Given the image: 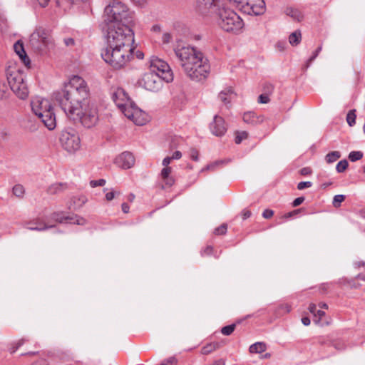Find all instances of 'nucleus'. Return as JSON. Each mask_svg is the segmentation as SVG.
Masks as SVG:
<instances>
[{
	"label": "nucleus",
	"instance_id": "a18cd8bd",
	"mask_svg": "<svg viewBox=\"0 0 365 365\" xmlns=\"http://www.w3.org/2000/svg\"><path fill=\"white\" fill-rule=\"evenodd\" d=\"M106 184V180L104 179H99L98 180H91L90 182V185L92 187H96L97 186H103Z\"/></svg>",
	"mask_w": 365,
	"mask_h": 365
},
{
	"label": "nucleus",
	"instance_id": "3c124183",
	"mask_svg": "<svg viewBox=\"0 0 365 365\" xmlns=\"http://www.w3.org/2000/svg\"><path fill=\"white\" fill-rule=\"evenodd\" d=\"M177 363V361L175 358L170 357L166 361H163L160 365H175Z\"/></svg>",
	"mask_w": 365,
	"mask_h": 365
},
{
	"label": "nucleus",
	"instance_id": "ddd939ff",
	"mask_svg": "<svg viewBox=\"0 0 365 365\" xmlns=\"http://www.w3.org/2000/svg\"><path fill=\"white\" fill-rule=\"evenodd\" d=\"M140 84L148 91L156 92L162 87L161 78L155 72H148L143 76Z\"/></svg>",
	"mask_w": 365,
	"mask_h": 365
},
{
	"label": "nucleus",
	"instance_id": "7c9ffc66",
	"mask_svg": "<svg viewBox=\"0 0 365 365\" xmlns=\"http://www.w3.org/2000/svg\"><path fill=\"white\" fill-rule=\"evenodd\" d=\"M232 94V93L230 91L228 92L222 91L220 93L218 98L225 105H227L230 103Z\"/></svg>",
	"mask_w": 365,
	"mask_h": 365
},
{
	"label": "nucleus",
	"instance_id": "2eb2a0df",
	"mask_svg": "<svg viewBox=\"0 0 365 365\" xmlns=\"http://www.w3.org/2000/svg\"><path fill=\"white\" fill-rule=\"evenodd\" d=\"M211 133L216 136H222L227 131V125L225 120L217 115H215L213 121L210 124Z\"/></svg>",
	"mask_w": 365,
	"mask_h": 365
},
{
	"label": "nucleus",
	"instance_id": "dca6fc26",
	"mask_svg": "<svg viewBox=\"0 0 365 365\" xmlns=\"http://www.w3.org/2000/svg\"><path fill=\"white\" fill-rule=\"evenodd\" d=\"M51 219L56 222L63 223L68 220H74L73 223L77 225H85L86 220L81 217L75 215L74 217L66 216L63 211L55 212L51 215Z\"/></svg>",
	"mask_w": 365,
	"mask_h": 365
},
{
	"label": "nucleus",
	"instance_id": "a211bd4d",
	"mask_svg": "<svg viewBox=\"0 0 365 365\" xmlns=\"http://www.w3.org/2000/svg\"><path fill=\"white\" fill-rule=\"evenodd\" d=\"M171 168H163L160 174V179L161 181V187L166 189L172 187L175 182L173 175H171Z\"/></svg>",
	"mask_w": 365,
	"mask_h": 365
},
{
	"label": "nucleus",
	"instance_id": "f8f14e48",
	"mask_svg": "<svg viewBox=\"0 0 365 365\" xmlns=\"http://www.w3.org/2000/svg\"><path fill=\"white\" fill-rule=\"evenodd\" d=\"M60 141L63 148L69 153L78 150L81 146L80 138L73 131H63L60 137Z\"/></svg>",
	"mask_w": 365,
	"mask_h": 365
},
{
	"label": "nucleus",
	"instance_id": "79ce46f5",
	"mask_svg": "<svg viewBox=\"0 0 365 365\" xmlns=\"http://www.w3.org/2000/svg\"><path fill=\"white\" fill-rule=\"evenodd\" d=\"M214 249L212 246L207 245L201 251L202 256H210L213 254Z\"/></svg>",
	"mask_w": 365,
	"mask_h": 365
},
{
	"label": "nucleus",
	"instance_id": "c03bdc74",
	"mask_svg": "<svg viewBox=\"0 0 365 365\" xmlns=\"http://www.w3.org/2000/svg\"><path fill=\"white\" fill-rule=\"evenodd\" d=\"M270 101L269 96L265 93L261 94L258 97V103L266 104Z\"/></svg>",
	"mask_w": 365,
	"mask_h": 365
},
{
	"label": "nucleus",
	"instance_id": "39448f33",
	"mask_svg": "<svg viewBox=\"0 0 365 365\" xmlns=\"http://www.w3.org/2000/svg\"><path fill=\"white\" fill-rule=\"evenodd\" d=\"M135 47L107 46L101 53L103 60L115 69L125 66L133 58Z\"/></svg>",
	"mask_w": 365,
	"mask_h": 365
},
{
	"label": "nucleus",
	"instance_id": "e2e57ef3",
	"mask_svg": "<svg viewBox=\"0 0 365 365\" xmlns=\"http://www.w3.org/2000/svg\"><path fill=\"white\" fill-rule=\"evenodd\" d=\"M312 173V170L309 168H304L300 170V173L302 175H307Z\"/></svg>",
	"mask_w": 365,
	"mask_h": 365
},
{
	"label": "nucleus",
	"instance_id": "473e14b6",
	"mask_svg": "<svg viewBox=\"0 0 365 365\" xmlns=\"http://www.w3.org/2000/svg\"><path fill=\"white\" fill-rule=\"evenodd\" d=\"M12 192L15 196L21 198L24 195L25 190L21 185L17 184L13 187Z\"/></svg>",
	"mask_w": 365,
	"mask_h": 365
},
{
	"label": "nucleus",
	"instance_id": "ea45409f",
	"mask_svg": "<svg viewBox=\"0 0 365 365\" xmlns=\"http://www.w3.org/2000/svg\"><path fill=\"white\" fill-rule=\"evenodd\" d=\"M345 200V196L344 195H336L334 197L333 199V205L335 207H339L341 206V203Z\"/></svg>",
	"mask_w": 365,
	"mask_h": 365
},
{
	"label": "nucleus",
	"instance_id": "e433bc0d",
	"mask_svg": "<svg viewBox=\"0 0 365 365\" xmlns=\"http://www.w3.org/2000/svg\"><path fill=\"white\" fill-rule=\"evenodd\" d=\"M235 327L236 324H232L230 325L225 326L222 328L221 333L225 336H229L235 331Z\"/></svg>",
	"mask_w": 365,
	"mask_h": 365
},
{
	"label": "nucleus",
	"instance_id": "bf43d9fd",
	"mask_svg": "<svg viewBox=\"0 0 365 365\" xmlns=\"http://www.w3.org/2000/svg\"><path fill=\"white\" fill-rule=\"evenodd\" d=\"M171 160H172V158L168 156V157L165 158L163 160V163H162L164 168H170L168 165L170 163Z\"/></svg>",
	"mask_w": 365,
	"mask_h": 365
},
{
	"label": "nucleus",
	"instance_id": "f257e3e1",
	"mask_svg": "<svg viewBox=\"0 0 365 365\" xmlns=\"http://www.w3.org/2000/svg\"><path fill=\"white\" fill-rule=\"evenodd\" d=\"M89 96L86 81L79 76H73L63 89L54 93V99L68 118L90 128L96 125L98 115Z\"/></svg>",
	"mask_w": 365,
	"mask_h": 365
},
{
	"label": "nucleus",
	"instance_id": "5fc2aeb1",
	"mask_svg": "<svg viewBox=\"0 0 365 365\" xmlns=\"http://www.w3.org/2000/svg\"><path fill=\"white\" fill-rule=\"evenodd\" d=\"M6 89H7V87H6V84L4 82L0 81V97L1 98L4 97Z\"/></svg>",
	"mask_w": 365,
	"mask_h": 365
},
{
	"label": "nucleus",
	"instance_id": "0e129e2a",
	"mask_svg": "<svg viewBox=\"0 0 365 365\" xmlns=\"http://www.w3.org/2000/svg\"><path fill=\"white\" fill-rule=\"evenodd\" d=\"M121 207H122V210L124 213H128L129 212V205L125 203V202H123L121 205Z\"/></svg>",
	"mask_w": 365,
	"mask_h": 365
},
{
	"label": "nucleus",
	"instance_id": "f03ea898",
	"mask_svg": "<svg viewBox=\"0 0 365 365\" xmlns=\"http://www.w3.org/2000/svg\"><path fill=\"white\" fill-rule=\"evenodd\" d=\"M174 52L189 78L200 81L207 77L210 66L201 51L191 46H178L174 49Z\"/></svg>",
	"mask_w": 365,
	"mask_h": 365
},
{
	"label": "nucleus",
	"instance_id": "4d7b16f0",
	"mask_svg": "<svg viewBox=\"0 0 365 365\" xmlns=\"http://www.w3.org/2000/svg\"><path fill=\"white\" fill-rule=\"evenodd\" d=\"M63 41L66 46H73L75 44L74 39L72 38H64Z\"/></svg>",
	"mask_w": 365,
	"mask_h": 365
},
{
	"label": "nucleus",
	"instance_id": "c756f323",
	"mask_svg": "<svg viewBox=\"0 0 365 365\" xmlns=\"http://www.w3.org/2000/svg\"><path fill=\"white\" fill-rule=\"evenodd\" d=\"M286 14L297 21H300L303 19L302 13L299 10L293 8H287L286 9Z\"/></svg>",
	"mask_w": 365,
	"mask_h": 365
},
{
	"label": "nucleus",
	"instance_id": "f704fd0d",
	"mask_svg": "<svg viewBox=\"0 0 365 365\" xmlns=\"http://www.w3.org/2000/svg\"><path fill=\"white\" fill-rule=\"evenodd\" d=\"M274 89V85L270 83L265 82L262 85L263 93L270 96L272 94Z\"/></svg>",
	"mask_w": 365,
	"mask_h": 365
},
{
	"label": "nucleus",
	"instance_id": "c85d7f7f",
	"mask_svg": "<svg viewBox=\"0 0 365 365\" xmlns=\"http://www.w3.org/2000/svg\"><path fill=\"white\" fill-rule=\"evenodd\" d=\"M302 40V34L299 30L292 33L289 36V42L292 46H297Z\"/></svg>",
	"mask_w": 365,
	"mask_h": 365
},
{
	"label": "nucleus",
	"instance_id": "7ed1b4c3",
	"mask_svg": "<svg viewBox=\"0 0 365 365\" xmlns=\"http://www.w3.org/2000/svg\"><path fill=\"white\" fill-rule=\"evenodd\" d=\"M133 25H108L106 34L107 46L134 47Z\"/></svg>",
	"mask_w": 365,
	"mask_h": 365
},
{
	"label": "nucleus",
	"instance_id": "69168bd1",
	"mask_svg": "<svg viewBox=\"0 0 365 365\" xmlns=\"http://www.w3.org/2000/svg\"><path fill=\"white\" fill-rule=\"evenodd\" d=\"M302 322L304 326H308L310 324L311 321L309 317H304L302 318Z\"/></svg>",
	"mask_w": 365,
	"mask_h": 365
},
{
	"label": "nucleus",
	"instance_id": "a19ab883",
	"mask_svg": "<svg viewBox=\"0 0 365 365\" xmlns=\"http://www.w3.org/2000/svg\"><path fill=\"white\" fill-rule=\"evenodd\" d=\"M227 226L226 224H222L220 226L217 227L214 230V234L215 235H223L227 232Z\"/></svg>",
	"mask_w": 365,
	"mask_h": 365
},
{
	"label": "nucleus",
	"instance_id": "72a5a7b5",
	"mask_svg": "<svg viewBox=\"0 0 365 365\" xmlns=\"http://www.w3.org/2000/svg\"><path fill=\"white\" fill-rule=\"evenodd\" d=\"M248 138V133L246 131H237L235 133V142L236 144H240L243 140Z\"/></svg>",
	"mask_w": 365,
	"mask_h": 365
},
{
	"label": "nucleus",
	"instance_id": "2f4dec72",
	"mask_svg": "<svg viewBox=\"0 0 365 365\" xmlns=\"http://www.w3.org/2000/svg\"><path fill=\"white\" fill-rule=\"evenodd\" d=\"M341 157V153L339 151H332L326 155V160L328 163H331L336 161Z\"/></svg>",
	"mask_w": 365,
	"mask_h": 365
},
{
	"label": "nucleus",
	"instance_id": "864d4df0",
	"mask_svg": "<svg viewBox=\"0 0 365 365\" xmlns=\"http://www.w3.org/2000/svg\"><path fill=\"white\" fill-rule=\"evenodd\" d=\"M304 201V197H299L296 198L293 201L292 206L293 207H297L299 205H301Z\"/></svg>",
	"mask_w": 365,
	"mask_h": 365
},
{
	"label": "nucleus",
	"instance_id": "8fccbe9b",
	"mask_svg": "<svg viewBox=\"0 0 365 365\" xmlns=\"http://www.w3.org/2000/svg\"><path fill=\"white\" fill-rule=\"evenodd\" d=\"M274 215V211L270 209H266L263 211L262 216L265 219L271 218Z\"/></svg>",
	"mask_w": 365,
	"mask_h": 365
},
{
	"label": "nucleus",
	"instance_id": "58836bf2",
	"mask_svg": "<svg viewBox=\"0 0 365 365\" xmlns=\"http://www.w3.org/2000/svg\"><path fill=\"white\" fill-rule=\"evenodd\" d=\"M348 165V161L346 160H342L337 163L336 170L338 173H343L347 168Z\"/></svg>",
	"mask_w": 365,
	"mask_h": 365
},
{
	"label": "nucleus",
	"instance_id": "c9c22d12",
	"mask_svg": "<svg viewBox=\"0 0 365 365\" xmlns=\"http://www.w3.org/2000/svg\"><path fill=\"white\" fill-rule=\"evenodd\" d=\"M356 117V116L354 110H349V113H347L346 121L350 126H353L355 124Z\"/></svg>",
	"mask_w": 365,
	"mask_h": 365
},
{
	"label": "nucleus",
	"instance_id": "5701e85b",
	"mask_svg": "<svg viewBox=\"0 0 365 365\" xmlns=\"http://www.w3.org/2000/svg\"><path fill=\"white\" fill-rule=\"evenodd\" d=\"M130 120L138 125H143L147 121L146 114L142 112L138 108H136L133 113V117H132Z\"/></svg>",
	"mask_w": 365,
	"mask_h": 365
},
{
	"label": "nucleus",
	"instance_id": "de8ad7c7",
	"mask_svg": "<svg viewBox=\"0 0 365 365\" xmlns=\"http://www.w3.org/2000/svg\"><path fill=\"white\" fill-rule=\"evenodd\" d=\"M312 185V183L310 181L300 182L297 185V189L301 190L307 187H310Z\"/></svg>",
	"mask_w": 365,
	"mask_h": 365
},
{
	"label": "nucleus",
	"instance_id": "bb28decb",
	"mask_svg": "<svg viewBox=\"0 0 365 365\" xmlns=\"http://www.w3.org/2000/svg\"><path fill=\"white\" fill-rule=\"evenodd\" d=\"M220 348L218 342H211L203 346L201 349V354L207 355Z\"/></svg>",
	"mask_w": 365,
	"mask_h": 365
},
{
	"label": "nucleus",
	"instance_id": "13d9d810",
	"mask_svg": "<svg viewBox=\"0 0 365 365\" xmlns=\"http://www.w3.org/2000/svg\"><path fill=\"white\" fill-rule=\"evenodd\" d=\"M309 311L313 314L314 316H316L317 312V306L314 303H311L308 307Z\"/></svg>",
	"mask_w": 365,
	"mask_h": 365
},
{
	"label": "nucleus",
	"instance_id": "393cba45",
	"mask_svg": "<svg viewBox=\"0 0 365 365\" xmlns=\"http://www.w3.org/2000/svg\"><path fill=\"white\" fill-rule=\"evenodd\" d=\"M136 106L133 104L131 101L127 103L122 107L119 108L121 112L127 117L128 119H131L133 117V113L135 111Z\"/></svg>",
	"mask_w": 365,
	"mask_h": 365
},
{
	"label": "nucleus",
	"instance_id": "20e7f679",
	"mask_svg": "<svg viewBox=\"0 0 365 365\" xmlns=\"http://www.w3.org/2000/svg\"><path fill=\"white\" fill-rule=\"evenodd\" d=\"M105 21L108 25H133V13L130 11L127 6L116 0L111 1L104 10Z\"/></svg>",
	"mask_w": 365,
	"mask_h": 365
},
{
	"label": "nucleus",
	"instance_id": "49530a36",
	"mask_svg": "<svg viewBox=\"0 0 365 365\" xmlns=\"http://www.w3.org/2000/svg\"><path fill=\"white\" fill-rule=\"evenodd\" d=\"M198 155H199V152L197 149L195 148H191L190 150V158L194 160V161H197L198 160Z\"/></svg>",
	"mask_w": 365,
	"mask_h": 365
},
{
	"label": "nucleus",
	"instance_id": "cd10ccee",
	"mask_svg": "<svg viewBox=\"0 0 365 365\" xmlns=\"http://www.w3.org/2000/svg\"><path fill=\"white\" fill-rule=\"evenodd\" d=\"M267 349V345L264 342H256L250 346L249 351L250 353H262Z\"/></svg>",
	"mask_w": 365,
	"mask_h": 365
},
{
	"label": "nucleus",
	"instance_id": "9d476101",
	"mask_svg": "<svg viewBox=\"0 0 365 365\" xmlns=\"http://www.w3.org/2000/svg\"><path fill=\"white\" fill-rule=\"evenodd\" d=\"M150 67L152 72H155L165 82L169 83L173 81V73L169 64L163 59L158 56H152L149 60Z\"/></svg>",
	"mask_w": 365,
	"mask_h": 365
},
{
	"label": "nucleus",
	"instance_id": "052dcab7",
	"mask_svg": "<svg viewBox=\"0 0 365 365\" xmlns=\"http://www.w3.org/2000/svg\"><path fill=\"white\" fill-rule=\"evenodd\" d=\"M251 216V212L248 210H243L242 212V217L243 220H246Z\"/></svg>",
	"mask_w": 365,
	"mask_h": 365
},
{
	"label": "nucleus",
	"instance_id": "603ef678",
	"mask_svg": "<svg viewBox=\"0 0 365 365\" xmlns=\"http://www.w3.org/2000/svg\"><path fill=\"white\" fill-rule=\"evenodd\" d=\"M115 194L119 195L120 192H114V191L108 192H107L106 194V199L108 201H110V200H112L114 198Z\"/></svg>",
	"mask_w": 365,
	"mask_h": 365
},
{
	"label": "nucleus",
	"instance_id": "aec40b11",
	"mask_svg": "<svg viewBox=\"0 0 365 365\" xmlns=\"http://www.w3.org/2000/svg\"><path fill=\"white\" fill-rule=\"evenodd\" d=\"M24 227L29 230L43 231L52 228L54 225H46L43 220L37 218L32 221L25 222Z\"/></svg>",
	"mask_w": 365,
	"mask_h": 365
},
{
	"label": "nucleus",
	"instance_id": "680f3d73",
	"mask_svg": "<svg viewBox=\"0 0 365 365\" xmlns=\"http://www.w3.org/2000/svg\"><path fill=\"white\" fill-rule=\"evenodd\" d=\"M181 157H182V153H181V152H180L178 150L174 152L173 154L172 155V156H170L172 160H178V159H180Z\"/></svg>",
	"mask_w": 365,
	"mask_h": 365
},
{
	"label": "nucleus",
	"instance_id": "09e8293b",
	"mask_svg": "<svg viewBox=\"0 0 365 365\" xmlns=\"http://www.w3.org/2000/svg\"><path fill=\"white\" fill-rule=\"evenodd\" d=\"M172 40V36L170 33L165 32L163 34L162 41L164 44L169 43Z\"/></svg>",
	"mask_w": 365,
	"mask_h": 365
},
{
	"label": "nucleus",
	"instance_id": "6ab92c4d",
	"mask_svg": "<svg viewBox=\"0 0 365 365\" xmlns=\"http://www.w3.org/2000/svg\"><path fill=\"white\" fill-rule=\"evenodd\" d=\"M112 99L118 108L130 101L126 92L121 88H117L113 91Z\"/></svg>",
	"mask_w": 365,
	"mask_h": 365
},
{
	"label": "nucleus",
	"instance_id": "412c9836",
	"mask_svg": "<svg viewBox=\"0 0 365 365\" xmlns=\"http://www.w3.org/2000/svg\"><path fill=\"white\" fill-rule=\"evenodd\" d=\"M264 120V115H257L254 112H246L243 115V120L252 125L262 123Z\"/></svg>",
	"mask_w": 365,
	"mask_h": 365
},
{
	"label": "nucleus",
	"instance_id": "6e6552de",
	"mask_svg": "<svg viewBox=\"0 0 365 365\" xmlns=\"http://www.w3.org/2000/svg\"><path fill=\"white\" fill-rule=\"evenodd\" d=\"M29 45L36 53H46L53 46L51 32L43 27L36 28L30 36Z\"/></svg>",
	"mask_w": 365,
	"mask_h": 365
},
{
	"label": "nucleus",
	"instance_id": "b1692460",
	"mask_svg": "<svg viewBox=\"0 0 365 365\" xmlns=\"http://www.w3.org/2000/svg\"><path fill=\"white\" fill-rule=\"evenodd\" d=\"M87 201V198L84 195L75 196L73 197L70 202V205L68 206L69 209H76L82 207L86 202Z\"/></svg>",
	"mask_w": 365,
	"mask_h": 365
},
{
	"label": "nucleus",
	"instance_id": "1a4fd4ad",
	"mask_svg": "<svg viewBox=\"0 0 365 365\" xmlns=\"http://www.w3.org/2000/svg\"><path fill=\"white\" fill-rule=\"evenodd\" d=\"M220 27L227 32H236L243 26L242 19L233 10L222 8L216 18Z\"/></svg>",
	"mask_w": 365,
	"mask_h": 365
},
{
	"label": "nucleus",
	"instance_id": "0eeeda50",
	"mask_svg": "<svg viewBox=\"0 0 365 365\" xmlns=\"http://www.w3.org/2000/svg\"><path fill=\"white\" fill-rule=\"evenodd\" d=\"M8 83L12 91L21 99H26L29 96V88L24 81V75L16 63H11L6 70Z\"/></svg>",
	"mask_w": 365,
	"mask_h": 365
},
{
	"label": "nucleus",
	"instance_id": "6e6d98bb",
	"mask_svg": "<svg viewBox=\"0 0 365 365\" xmlns=\"http://www.w3.org/2000/svg\"><path fill=\"white\" fill-rule=\"evenodd\" d=\"M301 209H297V210H294L293 211H291V212H287V214H285L284 215V218H289V217H292V216L295 215H297L298 213H299Z\"/></svg>",
	"mask_w": 365,
	"mask_h": 365
},
{
	"label": "nucleus",
	"instance_id": "4c0bfd02",
	"mask_svg": "<svg viewBox=\"0 0 365 365\" xmlns=\"http://www.w3.org/2000/svg\"><path fill=\"white\" fill-rule=\"evenodd\" d=\"M363 158V153L361 151H351L349 155V159L351 162H355Z\"/></svg>",
	"mask_w": 365,
	"mask_h": 365
},
{
	"label": "nucleus",
	"instance_id": "4468645a",
	"mask_svg": "<svg viewBox=\"0 0 365 365\" xmlns=\"http://www.w3.org/2000/svg\"><path fill=\"white\" fill-rule=\"evenodd\" d=\"M241 10L249 15H261L266 11L265 2L264 0H248Z\"/></svg>",
	"mask_w": 365,
	"mask_h": 365
},
{
	"label": "nucleus",
	"instance_id": "774afa93",
	"mask_svg": "<svg viewBox=\"0 0 365 365\" xmlns=\"http://www.w3.org/2000/svg\"><path fill=\"white\" fill-rule=\"evenodd\" d=\"M212 365H225V362L223 359H218L213 362Z\"/></svg>",
	"mask_w": 365,
	"mask_h": 365
},
{
	"label": "nucleus",
	"instance_id": "4be33fe9",
	"mask_svg": "<svg viewBox=\"0 0 365 365\" xmlns=\"http://www.w3.org/2000/svg\"><path fill=\"white\" fill-rule=\"evenodd\" d=\"M14 49L26 66L30 64V60L24 51L23 43H21L20 41L16 42L14 45Z\"/></svg>",
	"mask_w": 365,
	"mask_h": 365
},
{
	"label": "nucleus",
	"instance_id": "a878e982",
	"mask_svg": "<svg viewBox=\"0 0 365 365\" xmlns=\"http://www.w3.org/2000/svg\"><path fill=\"white\" fill-rule=\"evenodd\" d=\"M67 188L66 184L64 183H55L49 186L48 188V193L50 195H56Z\"/></svg>",
	"mask_w": 365,
	"mask_h": 365
},
{
	"label": "nucleus",
	"instance_id": "338daca9",
	"mask_svg": "<svg viewBox=\"0 0 365 365\" xmlns=\"http://www.w3.org/2000/svg\"><path fill=\"white\" fill-rule=\"evenodd\" d=\"M322 50V46H319L317 48V50L315 51L314 53L313 54V56L309 58V61H313L319 54V53Z\"/></svg>",
	"mask_w": 365,
	"mask_h": 365
},
{
	"label": "nucleus",
	"instance_id": "37998d69",
	"mask_svg": "<svg viewBox=\"0 0 365 365\" xmlns=\"http://www.w3.org/2000/svg\"><path fill=\"white\" fill-rule=\"evenodd\" d=\"M222 163H223L222 160H217L214 163H212L207 165L205 168L202 169V170H214L216 167L222 165Z\"/></svg>",
	"mask_w": 365,
	"mask_h": 365
},
{
	"label": "nucleus",
	"instance_id": "423d86ee",
	"mask_svg": "<svg viewBox=\"0 0 365 365\" xmlns=\"http://www.w3.org/2000/svg\"><path fill=\"white\" fill-rule=\"evenodd\" d=\"M31 106L34 113L38 116L48 130L56 128V116L50 101L39 96L32 98Z\"/></svg>",
	"mask_w": 365,
	"mask_h": 365
},
{
	"label": "nucleus",
	"instance_id": "9b49d317",
	"mask_svg": "<svg viewBox=\"0 0 365 365\" xmlns=\"http://www.w3.org/2000/svg\"><path fill=\"white\" fill-rule=\"evenodd\" d=\"M222 8L220 6L218 0H197V11L205 18L215 19L217 13Z\"/></svg>",
	"mask_w": 365,
	"mask_h": 365
},
{
	"label": "nucleus",
	"instance_id": "f3484780",
	"mask_svg": "<svg viewBox=\"0 0 365 365\" xmlns=\"http://www.w3.org/2000/svg\"><path fill=\"white\" fill-rule=\"evenodd\" d=\"M115 163L120 168L128 169L134 165L135 158L131 153L123 152L116 158Z\"/></svg>",
	"mask_w": 365,
	"mask_h": 365
}]
</instances>
